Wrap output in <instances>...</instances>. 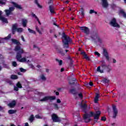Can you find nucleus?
Segmentation results:
<instances>
[{"label":"nucleus","instance_id":"1","mask_svg":"<svg viewBox=\"0 0 126 126\" xmlns=\"http://www.w3.org/2000/svg\"><path fill=\"white\" fill-rule=\"evenodd\" d=\"M12 42L13 44H15L17 46H16L15 48V51L17 52L16 55V59L18 62L20 63H29L30 59H31V57L30 56H25V57H23L21 56V54H23L24 53V51L23 48H21L20 46L19 45H20V42L18 41L16 39L12 38L11 39Z\"/></svg>","mask_w":126,"mask_h":126},{"label":"nucleus","instance_id":"2","mask_svg":"<svg viewBox=\"0 0 126 126\" xmlns=\"http://www.w3.org/2000/svg\"><path fill=\"white\" fill-rule=\"evenodd\" d=\"M100 115H101V112L99 111H96L95 113L93 112H90L89 114H86L84 115L83 118L85 120V123H89L90 122V117H94L95 123H97V120L99 119L100 117Z\"/></svg>","mask_w":126,"mask_h":126},{"label":"nucleus","instance_id":"3","mask_svg":"<svg viewBox=\"0 0 126 126\" xmlns=\"http://www.w3.org/2000/svg\"><path fill=\"white\" fill-rule=\"evenodd\" d=\"M62 39L63 43V47L65 49H67V48H68V44L71 42V39H70L69 36H67L64 34L63 35Z\"/></svg>","mask_w":126,"mask_h":126},{"label":"nucleus","instance_id":"4","mask_svg":"<svg viewBox=\"0 0 126 126\" xmlns=\"http://www.w3.org/2000/svg\"><path fill=\"white\" fill-rule=\"evenodd\" d=\"M18 27V25L17 24H15L12 25V31L13 34H15V32H18V33H21L23 32V29L22 28H17Z\"/></svg>","mask_w":126,"mask_h":126},{"label":"nucleus","instance_id":"5","mask_svg":"<svg viewBox=\"0 0 126 126\" xmlns=\"http://www.w3.org/2000/svg\"><path fill=\"white\" fill-rule=\"evenodd\" d=\"M56 99V96H46L43 97L42 99L39 100L40 102H46V101H52V100Z\"/></svg>","mask_w":126,"mask_h":126},{"label":"nucleus","instance_id":"6","mask_svg":"<svg viewBox=\"0 0 126 126\" xmlns=\"http://www.w3.org/2000/svg\"><path fill=\"white\" fill-rule=\"evenodd\" d=\"M110 24L113 27H117V28H120V25L117 23V20L115 18H113L111 20Z\"/></svg>","mask_w":126,"mask_h":126},{"label":"nucleus","instance_id":"7","mask_svg":"<svg viewBox=\"0 0 126 126\" xmlns=\"http://www.w3.org/2000/svg\"><path fill=\"white\" fill-rule=\"evenodd\" d=\"M101 63H102L101 64V66L102 67H106L107 68V71L108 72H110V71H111V70H112V67H111V66H110V65H106V62H105V61H102L101 62Z\"/></svg>","mask_w":126,"mask_h":126},{"label":"nucleus","instance_id":"8","mask_svg":"<svg viewBox=\"0 0 126 126\" xmlns=\"http://www.w3.org/2000/svg\"><path fill=\"white\" fill-rule=\"evenodd\" d=\"M52 119L53 122H55V123H59L61 122V119L58 117V116H57L56 114H52Z\"/></svg>","mask_w":126,"mask_h":126},{"label":"nucleus","instance_id":"9","mask_svg":"<svg viewBox=\"0 0 126 126\" xmlns=\"http://www.w3.org/2000/svg\"><path fill=\"white\" fill-rule=\"evenodd\" d=\"M13 10H14V7H9L8 10H5L4 11L6 13V15H7V16H8L9 15H10V14H12V11H13Z\"/></svg>","mask_w":126,"mask_h":126},{"label":"nucleus","instance_id":"10","mask_svg":"<svg viewBox=\"0 0 126 126\" xmlns=\"http://www.w3.org/2000/svg\"><path fill=\"white\" fill-rule=\"evenodd\" d=\"M112 108L113 111V118L114 119H116L117 115H118V109H117V106H116V105H113Z\"/></svg>","mask_w":126,"mask_h":126},{"label":"nucleus","instance_id":"11","mask_svg":"<svg viewBox=\"0 0 126 126\" xmlns=\"http://www.w3.org/2000/svg\"><path fill=\"white\" fill-rule=\"evenodd\" d=\"M80 30L87 35L89 34V29L86 27H80Z\"/></svg>","mask_w":126,"mask_h":126},{"label":"nucleus","instance_id":"12","mask_svg":"<svg viewBox=\"0 0 126 126\" xmlns=\"http://www.w3.org/2000/svg\"><path fill=\"white\" fill-rule=\"evenodd\" d=\"M2 14V12L0 10V20L3 22L4 23H8V22L7 21V19L4 18L1 15Z\"/></svg>","mask_w":126,"mask_h":126},{"label":"nucleus","instance_id":"13","mask_svg":"<svg viewBox=\"0 0 126 126\" xmlns=\"http://www.w3.org/2000/svg\"><path fill=\"white\" fill-rule=\"evenodd\" d=\"M103 54L104 57H105L106 60L107 61H110V58L109 57V54H108V51H107V49H103Z\"/></svg>","mask_w":126,"mask_h":126},{"label":"nucleus","instance_id":"14","mask_svg":"<svg viewBox=\"0 0 126 126\" xmlns=\"http://www.w3.org/2000/svg\"><path fill=\"white\" fill-rule=\"evenodd\" d=\"M18 88H22V85L19 82L16 84V86L14 87V90L15 91H18Z\"/></svg>","mask_w":126,"mask_h":126},{"label":"nucleus","instance_id":"15","mask_svg":"<svg viewBox=\"0 0 126 126\" xmlns=\"http://www.w3.org/2000/svg\"><path fill=\"white\" fill-rule=\"evenodd\" d=\"M15 105H16V101L15 100H13L11 103L8 104V106L10 107V108H13Z\"/></svg>","mask_w":126,"mask_h":126},{"label":"nucleus","instance_id":"16","mask_svg":"<svg viewBox=\"0 0 126 126\" xmlns=\"http://www.w3.org/2000/svg\"><path fill=\"white\" fill-rule=\"evenodd\" d=\"M101 2L102 4V6L103 7H107L108 5V2L107 0H101Z\"/></svg>","mask_w":126,"mask_h":126},{"label":"nucleus","instance_id":"17","mask_svg":"<svg viewBox=\"0 0 126 126\" xmlns=\"http://www.w3.org/2000/svg\"><path fill=\"white\" fill-rule=\"evenodd\" d=\"M12 4L16 8H18V9H22V6H21V5H19L14 2H12Z\"/></svg>","mask_w":126,"mask_h":126},{"label":"nucleus","instance_id":"18","mask_svg":"<svg viewBox=\"0 0 126 126\" xmlns=\"http://www.w3.org/2000/svg\"><path fill=\"white\" fill-rule=\"evenodd\" d=\"M70 92L72 94H73L74 95L75 98L76 99V96H77V92H76V91L74 89H72L70 90Z\"/></svg>","mask_w":126,"mask_h":126},{"label":"nucleus","instance_id":"19","mask_svg":"<svg viewBox=\"0 0 126 126\" xmlns=\"http://www.w3.org/2000/svg\"><path fill=\"white\" fill-rule=\"evenodd\" d=\"M79 13L81 15H82V18H83L84 16V9L83 8H81L79 10Z\"/></svg>","mask_w":126,"mask_h":126},{"label":"nucleus","instance_id":"20","mask_svg":"<svg viewBox=\"0 0 126 126\" xmlns=\"http://www.w3.org/2000/svg\"><path fill=\"white\" fill-rule=\"evenodd\" d=\"M80 106H81V108L84 110H86V109L87 108V105H86L85 104H83L82 102L81 103Z\"/></svg>","mask_w":126,"mask_h":126},{"label":"nucleus","instance_id":"21","mask_svg":"<svg viewBox=\"0 0 126 126\" xmlns=\"http://www.w3.org/2000/svg\"><path fill=\"white\" fill-rule=\"evenodd\" d=\"M32 17H34L36 19L37 21L38 22L39 24L40 25H41V22H40V21L39 20V19L38 18V17L36 16V15L34 13H32Z\"/></svg>","mask_w":126,"mask_h":126},{"label":"nucleus","instance_id":"22","mask_svg":"<svg viewBox=\"0 0 126 126\" xmlns=\"http://www.w3.org/2000/svg\"><path fill=\"white\" fill-rule=\"evenodd\" d=\"M22 22H23V26L24 27H26L27 24V23H28V21H27V20L26 19H23L22 20Z\"/></svg>","mask_w":126,"mask_h":126},{"label":"nucleus","instance_id":"23","mask_svg":"<svg viewBox=\"0 0 126 126\" xmlns=\"http://www.w3.org/2000/svg\"><path fill=\"white\" fill-rule=\"evenodd\" d=\"M40 79L41 80H43V81H45L47 79V78H46V76H45V75L42 74L40 75Z\"/></svg>","mask_w":126,"mask_h":126},{"label":"nucleus","instance_id":"24","mask_svg":"<svg viewBox=\"0 0 126 126\" xmlns=\"http://www.w3.org/2000/svg\"><path fill=\"white\" fill-rule=\"evenodd\" d=\"M81 55H82L83 56L84 59H86V60H87L88 61L89 60V57H88V56H87V55H86V54H85V52H82Z\"/></svg>","mask_w":126,"mask_h":126},{"label":"nucleus","instance_id":"25","mask_svg":"<svg viewBox=\"0 0 126 126\" xmlns=\"http://www.w3.org/2000/svg\"><path fill=\"white\" fill-rule=\"evenodd\" d=\"M99 100V94H96L95 97L94 98V103H98Z\"/></svg>","mask_w":126,"mask_h":126},{"label":"nucleus","instance_id":"26","mask_svg":"<svg viewBox=\"0 0 126 126\" xmlns=\"http://www.w3.org/2000/svg\"><path fill=\"white\" fill-rule=\"evenodd\" d=\"M49 10L51 13H55V11L54 10V6L50 5L49 6Z\"/></svg>","mask_w":126,"mask_h":126},{"label":"nucleus","instance_id":"27","mask_svg":"<svg viewBox=\"0 0 126 126\" xmlns=\"http://www.w3.org/2000/svg\"><path fill=\"white\" fill-rule=\"evenodd\" d=\"M97 71L98 72H100V73H103V72H104V70L101 69V67H100V66H99L97 68Z\"/></svg>","mask_w":126,"mask_h":126},{"label":"nucleus","instance_id":"28","mask_svg":"<svg viewBox=\"0 0 126 126\" xmlns=\"http://www.w3.org/2000/svg\"><path fill=\"white\" fill-rule=\"evenodd\" d=\"M120 14L123 15V17H124L125 18H126V13L124 11V10H120Z\"/></svg>","mask_w":126,"mask_h":126},{"label":"nucleus","instance_id":"29","mask_svg":"<svg viewBox=\"0 0 126 126\" xmlns=\"http://www.w3.org/2000/svg\"><path fill=\"white\" fill-rule=\"evenodd\" d=\"M8 113L10 115H12L13 114H15L16 113V111L13 110H8Z\"/></svg>","mask_w":126,"mask_h":126},{"label":"nucleus","instance_id":"30","mask_svg":"<svg viewBox=\"0 0 126 126\" xmlns=\"http://www.w3.org/2000/svg\"><path fill=\"white\" fill-rule=\"evenodd\" d=\"M53 105L54 108L55 110H59V109H60V108L59 107V106L58 105V104L53 103Z\"/></svg>","mask_w":126,"mask_h":126},{"label":"nucleus","instance_id":"31","mask_svg":"<svg viewBox=\"0 0 126 126\" xmlns=\"http://www.w3.org/2000/svg\"><path fill=\"white\" fill-rule=\"evenodd\" d=\"M28 31L29 33H31L32 34H36V32L33 30H31L30 28L28 29Z\"/></svg>","mask_w":126,"mask_h":126},{"label":"nucleus","instance_id":"32","mask_svg":"<svg viewBox=\"0 0 126 126\" xmlns=\"http://www.w3.org/2000/svg\"><path fill=\"white\" fill-rule=\"evenodd\" d=\"M10 78L11 79H17L18 78V77L15 75H12L10 76Z\"/></svg>","mask_w":126,"mask_h":126},{"label":"nucleus","instance_id":"33","mask_svg":"<svg viewBox=\"0 0 126 126\" xmlns=\"http://www.w3.org/2000/svg\"><path fill=\"white\" fill-rule=\"evenodd\" d=\"M35 3H36V5H37L38 7L39 8H42V5H40L38 2V0H35L34 1Z\"/></svg>","mask_w":126,"mask_h":126},{"label":"nucleus","instance_id":"34","mask_svg":"<svg viewBox=\"0 0 126 126\" xmlns=\"http://www.w3.org/2000/svg\"><path fill=\"white\" fill-rule=\"evenodd\" d=\"M11 38V34H9L7 37L2 38V40H8Z\"/></svg>","mask_w":126,"mask_h":126},{"label":"nucleus","instance_id":"35","mask_svg":"<svg viewBox=\"0 0 126 126\" xmlns=\"http://www.w3.org/2000/svg\"><path fill=\"white\" fill-rule=\"evenodd\" d=\"M56 62H58L59 65H62V64H63V61L62 60H60L58 59H56Z\"/></svg>","mask_w":126,"mask_h":126},{"label":"nucleus","instance_id":"36","mask_svg":"<svg viewBox=\"0 0 126 126\" xmlns=\"http://www.w3.org/2000/svg\"><path fill=\"white\" fill-rule=\"evenodd\" d=\"M29 121L31 122V123H32L33 121H34V116L33 115H32L30 118H29Z\"/></svg>","mask_w":126,"mask_h":126},{"label":"nucleus","instance_id":"37","mask_svg":"<svg viewBox=\"0 0 126 126\" xmlns=\"http://www.w3.org/2000/svg\"><path fill=\"white\" fill-rule=\"evenodd\" d=\"M6 0H0V4H5Z\"/></svg>","mask_w":126,"mask_h":126},{"label":"nucleus","instance_id":"38","mask_svg":"<svg viewBox=\"0 0 126 126\" xmlns=\"http://www.w3.org/2000/svg\"><path fill=\"white\" fill-rule=\"evenodd\" d=\"M92 13H95V14H97V12L95 11L94 10H90V14H92Z\"/></svg>","mask_w":126,"mask_h":126},{"label":"nucleus","instance_id":"39","mask_svg":"<svg viewBox=\"0 0 126 126\" xmlns=\"http://www.w3.org/2000/svg\"><path fill=\"white\" fill-rule=\"evenodd\" d=\"M77 95H78L80 99H82V98H83V95L82 93L77 94Z\"/></svg>","mask_w":126,"mask_h":126},{"label":"nucleus","instance_id":"40","mask_svg":"<svg viewBox=\"0 0 126 126\" xmlns=\"http://www.w3.org/2000/svg\"><path fill=\"white\" fill-rule=\"evenodd\" d=\"M94 55L95 56H97L98 58L100 57V56H101V55L100 54V53H99L98 52L95 51L94 53Z\"/></svg>","mask_w":126,"mask_h":126},{"label":"nucleus","instance_id":"41","mask_svg":"<svg viewBox=\"0 0 126 126\" xmlns=\"http://www.w3.org/2000/svg\"><path fill=\"white\" fill-rule=\"evenodd\" d=\"M35 29H36V31H37V32H38V33H39V34H42L41 31H40V30H39V28H38V27H36Z\"/></svg>","mask_w":126,"mask_h":126},{"label":"nucleus","instance_id":"42","mask_svg":"<svg viewBox=\"0 0 126 126\" xmlns=\"http://www.w3.org/2000/svg\"><path fill=\"white\" fill-rule=\"evenodd\" d=\"M20 70L21 72H25V71H26V70L24 69L23 68H20Z\"/></svg>","mask_w":126,"mask_h":126},{"label":"nucleus","instance_id":"43","mask_svg":"<svg viewBox=\"0 0 126 126\" xmlns=\"http://www.w3.org/2000/svg\"><path fill=\"white\" fill-rule=\"evenodd\" d=\"M35 118H36V119H42L41 116H40L39 115H35Z\"/></svg>","mask_w":126,"mask_h":126},{"label":"nucleus","instance_id":"44","mask_svg":"<svg viewBox=\"0 0 126 126\" xmlns=\"http://www.w3.org/2000/svg\"><path fill=\"white\" fill-rule=\"evenodd\" d=\"M12 65H13V66H16V65H17V63L15 62H12Z\"/></svg>","mask_w":126,"mask_h":126},{"label":"nucleus","instance_id":"45","mask_svg":"<svg viewBox=\"0 0 126 126\" xmlns=\"http://www.w3.org/2000/svg\"><path fill=\"white\" fill-rule=\"evenodd\" d=\"M29 65L30 66V67H31V68H34V65L33 64L29 63Z\"/></svg>","mask_w":126,"mask_h":126},{"label":"nucleus","instance_id":"46","mask_svg":"<svg viewBox=\"0 0 126 126\" xmlns=\"http://www.w3.org/2000/svg\"><path fill=\"white\" fill-rule=\"evenodd\" d=\"M103 82H104L105 83H108V82H109V80H108L107 79H104L103 80Z\"/></svg>","mask_w":126,"mask_h":126},{"label":"nucleus","instance_id":"47","mask_svg":"<svg viewBox=\"0 0 126 126\" xmlns=\"http://www.w3.org/2000/svg\"><path fill=\"white\" fill-rule=\"evenodd\" d=\"M96 39L98 41V42H101V38H100V37L99 36H97Z\"/></svg>","mask_w":126,"mask_h":126},{"label":"nucleus","instance_id":"48","mask_svg":"<svg viewBox=\"0 0 126 126\" xmlns=\"http://www.w3.org/2000/svg\"><path fill=\"white\" fill-rule=\"evenodd\" d=\"M33 48H34V49H38V50H40V48H39V47H38V46H37V45H33Z\"/></svg>","mask_w":126,"mask_h":126},{"label":"nucleus","instance_id":"49","mask_svg":"<svg viewBox=\"0 0 126 126\" xmlns=\"http://www.w3.org/2000/svg\"><path fill=\"white\" fill-rule=\"evenodd\" d=\"M101 121H103L104 122H105V121H106V117H102L101 118Z\"/></svg>","mask_w":126,"mask_h":126},{"label":"nucleus","instance_id":"50","mask_svg":"<svg viewBox=\"0 0 126 126\" xmlns=\"http://www.w3.org/2000/svg\"><path fill=\"white\" fill-rule=\"evenodd\" d=\"M62 101H61V99H58L57 100V103H58L59 104H60V103H61Z\"/></svg>","mask_w":126,"mask_h":126},{"label":"nucleus","instance_id":"51","mask_svg":"<svg viewBox=\"0 0 126 126\" xmlns=\"http://www.w3.org/2000/svg\"><path fill=\"white\" fill-rule=\"evenodd\" d=\"M113 61V63H117V61L116 60V59H112Z\"/></svg>","mask_w":126,"mask_h":126},{"label":"nucleus","instance_id":"52","mask_svg":"<svg viewBox=\"0 0 126 126\" xmlns=\"http://www.w3.org/2000/svg\"><path fill=\"white\" fill-rule=\"evenodd\" d=\"M21 39L23 42H25V39H24V37H23V36H21Z\"/></svg>","mask_w":126,"mask_h":126},{"label":"nucleus","instance_id":"53","mask_svg":"<svg viewBox=\"0 0 126 126\" xmlns=\"http://www.w3.org/2000/svg\"><path fill=\"white\" fill-rule=\"evenodd\" d=\"M89 85H90V86H92L93 85V83L92 82H90V83H89Z\"/></svg>","mask_w":126,"mask_h":126},{"label":"nucleus","instance_id":"54","mask_svg":"<svg viewBox=\"0 0 126 126\" xmlns=\"http://www.w3.org/2000/svg\"><path fill=\"white\" fill-rule=\"evenodd\" d=\"M63 70H64V68H62L61 69V72H63Z\"/></svg>","mask_w":126,"mask_h":126},{"label":"nucleus","instance_id":"55","mask_svg":"<svg viewBox=\"0 0 126 126\" xmlns=\"http://www.w3.org/2000/svg\"><path fill=\"white\" fill-rule=\"evenodd\" d=\"M25 126H29V124H28V123H25Z\"/></svg>","mask_w":126,"mask_h":126},{"label":"nucleus","instance_id":"56","mask_svg":"<svg viewBox=\"0 0 126 126\" xmlns=\"http://www.w3.org/2000/svg\"><path fill=\"white\" fill-rule=\"evenodd\" d=\"M36 66H37V67H38V68H41V65H37Z\"/></svg>","mask_w":126,"mask_h":126},{"label":"nucleus","instance_id":"57","mask_svg":"<svg viewBox=\"0 0 126 126\" xmlns=\"http://www.w3.org/2000/svg\"><path fill=\"white\" fill-rule=\"evenodd\" d=\"M111 126H116V124L115 123H112Z\"/></svg>","mask_w":126,"mask_h":126},{"label":"nucleus","instance_id":"58","mask_svg":"<svg viewBox=\"0 0 126 126\" xmlns=\"http://www.w3.org/2000/svg\"><path fill=\"white\" fill-rule=\"evenodd\" d=\"M60 94V93H59V92H56V95H59Z\"/></svg>","mask_w":126,"mask_h":126},{"label":"nucleus","instance_id":"59","mask_svg":"<svg viewBox=\"0 0 126 126\" xmlns=\"http://www.w3.org/2000/svg\"><path fill=\"white\" fill-rule=\"evenodd\" d=\"M46 71L47 72H49V71H50V70H49V69H46Z\"/></svg>","mask_w":126,"mask_h":126},{"label":"nucleus","instance_id":"60","mask_svg":"<svg viewBox=\"0 0 126 126\" xmlns=\"http://www.w3.org/2000/svg\"><path fill=\"white\" fill-rule=\"evenodd\" d=\"M9 84L11 85V84H12V82L10 81V82H9Z\"/></svg>","mask_w":126,"mask_h":126},{"label":"nucleus","instance_id":"61","mask_svg":"<svg viewBox=\"0 0 126 126\" xmlns=\"http://www.w3.org/2000/svg\"><path fill=\"white\" fill-rule=\"evenodd\" d=\"M3 108L2 107H1V106H0V110H2Z\"/></svg>","mask_w":126,"mask_h":126},{"label":"nucleus","instance_id":"62","mask_svg":"<svg viewBox=\"0 0 126 126\" xmlns=\"http://www.w3.org/2000/svg\"><path fill=\"white\" fill-rule=\"evenodd\" d=\"M18 74L19 75H21V73H20V72H18Z\"/></svg>","mask_w":126,"mask_h":126},{"label":"nucleus","instance_id":"63","mask_svg":"<svg viewBox=\"0 0 126 126\" xmlns=\"http://www.w3.org/2000/svg\"><path fill=\"white\" fill-rule=\"evenodd\" d=\"M73 81H76V79H75V78L73 80Z\"/></svg>","mask_w":126,"mask_h":126},{"label":"nucleus","instance_id":"64","mask_svg":"<svg viewBox=\"0 0 126 126\" xmlns=\"http://www.w3.org/2000/svg\"><path fill=\"white\" fill-rule=\"evenodd\" d=\"M11 126H14V125L12 124V125H11Z\"/></svg>","mask_w":126,"mask_h":126}]
</instances>
